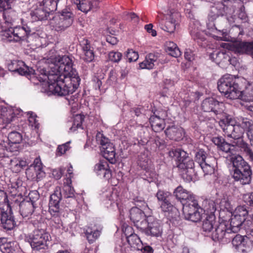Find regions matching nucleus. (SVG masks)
<instances>
[{"instance_id":"obj_22","label":"nucleus","mask_w":253,"mask_h":253,"mask_svg":"<svg viewBox=\"0 0 253 253\" xmlns=\"http://www.w3.org/2000/svg\"><path fill=\"white\" fill-rule=\"evenodd\" d=\"M166 117V114L164 115H160L159 113L157 115L151 116L149 119L151 127L155 132H160L164 129L165 127V123L164 118Z\"/></svg>"},{"instance_id":"obj_64","label":"nucleus","mask_w":253,"mask_h":253,"mask_svg":"<svg viewBox=\"0 0 253 253\" xmlns=\"http://www.w3.org/2000/svg\"><path fill=\"white\" fill-rule=\"evenodd\" d=\"M82 43L83 52L89 51H93L90 49V43L87 40H83L82 42Z\"/></svg>"},{"instance_id":"obj_24","label":"nucleus","mask_w":253,"mask_h":253,"mask_svg":"<svg viewBox=\"0 0 253 253\" xmlns=\"http://www.w3.org/2000/svg\"><path fill=\"white\" fill-rule=\"evenodd\" d=\"M94 170L98 175L102 176L106 179H109L111 177V171L106 161H100L96 164L94 166Z\"/></svg>"},{"instance_id":"obj_25","label":"nucleus","mask_w":253,"mask_h":253,"mask_svg":"<svg viewBox=\"0 0 253 253\" xmlns=\"http://www.w3.org/2000/svg\"><path fill=\"white\" fill-rule=\"evenodd\" d=\"M165 132L169 139L179 141L183 137V130L181 127L171 126L168 127L165 131Z\"/></svg>"},{"instance_id":"obj_60","label":"nucleus","mask_w":253,"mask_h":253,"mask_svg":"<svg viewBox=\"0 0 253 253\" xmlns=\"http://www.w3.org/2000/svg\"><path fill=\"white\" fill-rule=\"evenodd\" d=\"M39 197L40 196L37 191H32L29 194V201L35 205V202L39 199Z\"/></svg>"},{"instance_id":"obj_20","label":"nucleus","mask_w":253,"mask_h":253,"mask_svg":"<svg viewBox=\"0 0 253 253\" xmlns=\"http://www.w3.org/2000/svg\"><path fill=\"white\" fill-rule=\"evenodd\" d=\"M180 14L178 12H170L169 18L165 24L160 23L159 26L162 30L169 33H174L176 26L178 24Z\"/></svg>"},{"instance_id":"obj_16","label":"nucleus","mask_w":253,"mask_h":253,"mask_svg":"<svg viewBox=\"0 0 253 253\" xmlns=\"http://www.w3.org/2000/svg\"><path fill=\"white\" fill-rule=\"evenodd\" d=\"M129 217L134 226L138 229L140 231L141 229H144L147 221V217H146L142 209L138 207L132 208L129 211Z\"/></svg>"},{"instance_id":"obj_39","label":"nucleus","mask_w":253,"mask_h":253,"mask_svg":"<svg viewBox=\"0 0 253 253\" xmlns=\"http://www.w3.org/2000/svg\"><path fill=\"white\" fill-rule=\"evenodd\" d=\"M127 242L128 244L134 248H137L138 250H141L139 246H141V241L136 234H131L127 237Z\"/></svg>"},{"instance_id":"obj_41","label":"nucleus","mask_w":253,"mask_h":253,"mask_svg":"<svg viewBox=\"0 0 253 253\" xmlns=\"http://www.w3.org/2000/svg\"><path fill=\"white\" fill-rule=\"evenodd\" d=\"M232 163L233 169H235L242 166H245L247 163L244 160L243 157L239 155H234L231 158Z\"/></svg>"},{"instance_id":"obj_52","label":"nucleus","mask_w":253,"mask_h":253,"mask_svg":"<svg viewBox=\"0 0 253 253\" xmlns=\"http://www.w3.org/2000/svg\"><path fill=\"white\" fill-rule=\"evenodd\" d=\"M122 57L121 53L117 51H111L109 53V58L110 60L114 62H118L120 61Z\"/></svg>"},{"instance_id":"obj_50","label":"nucleus","mask_w":253,"mask_h":253,"mask_svg":"<svg viewBox=\"0 0 253 253\" xmlns=\"http://www.w3.org/2000/svg\"><path fill=\"white\" fill-rule=\"evenodd\" d=\"M9 165L11 169L15 172H17L20 170L19 167V159L17 158H13L10 160Z\"/></svg>"},{"instance_id":"obj_36","label":"nucleus","mask_w":253,"mask_h":253,"mask_svg":"<svg viewBox=\"0 0 253 253\" xmlns=\"http://www.w3.org/2000/svg\"><path fill=\"white\" fill-rule=\"evenodd\" d=\"M247 42H239L233 43L232 50L236 53L247 54Z\"/></svg>"},{"instance_id":"obj_37","label":"nucleus","mask_w":253,"mask_h":253,"mask_svg":"<svg viewBox=\"0 0 253 253\" xmlns=\"http://www.w3.org/2000/svg\"><path fill=\"white\" fill-rule=\"evenodd\" d=\"M51 13L47 11L43 6L36 9L33 14L37 18L38 20H44L47 19Z\"/></svg>"},{"instance_id":"obj_14","label":"nucleus","mask_w":253,"mask_h":253,"mask_svg":"<svg viewBox=\"0 0 253 253\" xmlns=\"http://www.w3.org/2000/svg\"><path fill=\"white\" fill-rule=\"evenodd\" d=\"M13 0H0V12L3 11L5 22L12 24L17 19V13L11 8Z\"/></svg>"},{"instance_id":"obj_53","label":"nucleus","mask_w":253,"mask_h":253,"mask_svg":"<svg viewBox=\"0 0 253 253\" xmlns=\"http://www.w3.org/2000/svg\"><path fill=\"white\" fill-rule=\"evenodd\" d=\"M170 201L171 200H169L164 203H161V208L164 212H169L174 209Z\"/></svg>"},{"instance_id":"obj_5","label":"nucleus","mask_w":253,"mask_h":253,"mask_svg":"<svg viewBox=\"0 0 253 253\" xmlns=\"http://www.w3.org/2000/svg\"><path fill=\"white\" fill-rule=\"evenodd\" d=\"M32 22L24 24L22 27H10L2 32V39L9 42H20L27 39L28 37L36 33L37 30L33 27Z\"/></svg>"},{"instance_id":"obj_51","label":"nucleus","mask_w":253,"mask_h":253,"mask_svg":"<svg viewBox=\"0 0 253 253\" xmlns=\"http://www.w3.org/2000/svg\"><path fill=\"white\" fill-rule=\"evenodd\" d=\"M205 206L204 207L205 211L208 212L212 213L216 211L215 205L213 201H205Z\"/></svg>"},{"instance_id":"obj_29","label":"nucleus","mask_w":253,"mask_h":253,"mask_svg":"<svg viewBox=\"0 0 253 253\" xmlns=\"http://www.w3.org/2000/svg\"><path fill=\"white\" fill-rule=\"evenodd\" d=\"M104 157L112 164L115 162L116 152L113 143L108 144V145L101 149Z\"/></svg>"},{"instance_id":"obj_45","label":"nucleus","mask_w":253,"mask_h":253,"mask_svg":"<svg viewBox=\"0 0 253 253\" xmlns=\"http://www.w3.org/2000/svg\"><path fill=\"white\" fill-rule=\"evenodd\" d=\"M248 213L249 211L246 206H239L236 208L233 214L241 218L243 217L246 219Z\"/></svg>"},{"instance_id":"obj_40","label":"nucleus","mask_w":253,"mask_h":253,"mask_svg":"<svg viewBox=\"0 0 253 253\" xmlns=\"http://www.w3.org/2000/svg\"><path fill=\"white\" fill-rule=\"evenodd\" d=\"M238 92L239 93V96L237 99L239 98L247 102H250L253 101V94L251 91L248 90L241 91L239 88Z\"/></svg>"},{"instance_id":"obj_59","label":"nucleus","mask_w":253,"mask_h":253,"mask_svg":"<svg viewBox=\"0 0 253 253\" xmlns=\"http://www.w3.org/2000/svg\"><path fill=\"white\" fill-rule=\"evenodd\" d=\"M135 207H138L139 209L145 210L147 207V205L146 202L141 198H136L134 199Z\"/></svg>"},{"instance_id":"obj_6","label":"nucleus","mask_w":253,"mask_h":253,"mask_svg":"<svg viewBox=\"0 0 253 253\" xmlns=\"http://www.w3.org/2000/svg\"><path fill=\"white\" fill-rule=\"evenodd\" d=\"M50 235L43 229H36L33 233L26 237V240L30 243L33 250L36 252L44 253L48 249L47 242Z\"/></svg>"},{"instance_id":"obj_32","label":"nucleus","mask_w":253,"mask_h":253,"mask_svg":"<svg viewBox=\"0 0 253 253\" xmlns=\"http://www.w3.org/2000/svg\"><path fill=\"white\" fill-rule=\"evenodd\" d=\"M158 58L157 55L154 53H150L146 56L145 60L139 64V67L141 69H151L154 66V63Z\"/></svg>"},{"instance_id":"obj_2","label":"nucleus","mask_w":253,"mask_h":253,"mask_svg":"<svg viewBox=\"0 0 253 253\" xmlns=\"http://www.w3.org/2000/svg\"><path fill=\"white\" fill-rule=\"evenodd\" d=\"M57 63L54 65L56 74L60 75L58 78V84L61 85L62 89H69L68 95L75 91V85L72 83L76 80L79 83L80 81L79 77H76L75 71L73 70V62L71 59L66 55L59 56L56 58Z\"/></svg>"},{"instance_id":"obj_62","label":"nucleus","mask_w":253,"mask_h":253,"mask_svg":"<svg viewBox=\"0 0 253 253\" xmlns=\"http://www.w3.org/2000/svg\"><path fill=\"white\" fill-rule=\"evenodd\" d=\"M177 45L172 42H168L166 43L165 49L166 52L170 55L172 50L175 48Z\"/></svg>"},{"instance_id":"obj_30","label":"nucleus","mask_w":253,"mask_h":253,"mask_svg":"<svg viewBox=\"0 0 253 253\" xmlns=\"http://www.w3.org/2000/svg\"><path fill=\"white\" fill-rule=\"evenodd\" d=\"M8 70L11 72L18 73L20 75H23V71L27 70L25 63L22 61L13 60L8 64Z\"/></svg>"},{"instance_id":"obj_57","label":"nucleus","mask_w":253,"mask_h":253,"mask_svg":"<svg viewBox=\"0 0 253 253\" xmlns=\"http://www.w3.org/2000/svg\"><path fill=\"white\" fill-rule=\"evenodd\" d=\"M28 115H29V122L30 125L36 128L38 127L39 124L37 120V115L33 112H30Z\"/></svg>"},{"instance_id":"obj_63","label":"nucleus","mask_w":253,"mask_h":253,"mask_svg":"<svg viewBox=\"0 0 253 253\" xmlns=\"http://www.w3.org/2000/svg\"><path fill=\"white\" fill-rule=\"evenodd\" d=\"M233 172H239V171L242 172L252 171L251 167L248 163L245 164V166H242L241 167H239L237 169H233Z\"/></svg>"},{"instance_id":"obj_15","label":"nucleus","mask_w":253,"mask_h":253,"mask_svg":"<svg viewBox=\"0 0 253 253\" xmlns=\"http://www.w3.org/2000/svg\"><path fill=\"white\" fill-rule=\"evenodd\" d=\"M232 235L231 239L232 244L238 252L247 253L251 249L253 243L248 237L239 234H234Z\"/></svg>"},{"instance_id":"obj_10","label":"nucleus","mask_w":253,"mask_h":253,"mask_svg":"<svg viewBox=\"0 0 253 253\" xmlns=\"http://www.w3.org/2000/svg\"><path fill=\"white\" fill-rule=\"evenodd\" d=\"M195 161L203 169L205 174H211L214 171L215 160L211 157H207L206 153L200 150L195 156Z\"/></svg>"},{"instance_id":"obj_46","label":"nucleus","mask_w":253,"mask_h":253,"mask_svg":"<svg viewBox=\"0 0 253 253\" xmlns=\"http://www.w3.org/2000/svg\"><path fill=\"white\" fill-rule=\"evenodd\" d=\"M84 117L81 115H77L74 118V122L70 130L74 131L77 128L82 127L83 122L84 121Z\"/></svg>"},{"instance_id":"obj_1","label":"nucleus","mask_w":253,"mask_h":253,"mask_svg":"<svg viewBox=\"0 0 253 253\" xmlns=\"http://www.w3.org/2000/svg\"><path fill=\"white\" fill-rule=\"evenodd\" d=\"M241 121L239 125H233L231 118L220 120L219 122L224 132V135L228 138L233 139L231 143H228L221 136L213 137L211 141L217 146L220 150L226 153H232L235 147L239 148L243 152L248 159L253 163V152L249 144L245 142L242 136L244 129L241 125Z\"/></svg>"},{"instance_id":"obj_42","label":"nucleus","mask_w":253,"mask_h":253,"mask_svg":"<svg viewBox=\"0 0 253 253\" xmlns=\"http://www.w3.org/2000/svg\"><path fill=\"white\" fill-rule=\"evenodd\" d=\"M96 139L97 143L100 145L101 149L106 147L108 144L111 143L109 139L105 137L104 134L100 132H98L96 134Z\"/></svg>"},{"instance_id":"obj_54","label":"nucleus","mask_w":253,"mask_h":253,"mask_svg":"<svg viewBox=\"0 0 253 253\" xmlns=\"http://www.w3.org/2000/svg\"><path fill=\"white\" fill-rule=\"evenodd\" d=\"M8 151L14 152L15 151L12 148V145H10L9 147H7L5 146V144H0V157H4L7 155L6 152Z\"/></svg>"},{"instance_id":"obj_38","label":"nucleus","mask_w":253,"mask_h":253,"mask_svg":"<svg viewBox=\"0 0 253 253\" xmlns=\"http://www.w3.org/2000/svg\"><path fill=\"white\" fill-rule=\"evenodd\" d=\"M59 0H43L42 6L45 9L52 13L53 11L57 9V3Z\"/></svg>"},{"instance_id":"obj_9","label":"nucleus","mask_w":253,"mask_h":253,"mask_svg":"<svg viewBox=\"0 0 253 253\" xmlns=\"http://www.w3.org/2000/svg\"><path fill=\"white\" fill-rule=\"evenodd\" d=\"M190 203L184 205L183 207L185 218L194 222H198L203 217V210L199 206L197 201L190 202Z\"/></svg>"},{"instance_id":"obj_47","label":"nucleus","mask_w":253,"mask_h":253,"mask_svg":"<svg viewBox=\"0 0 253 253\" xmlns=\"http://www.w3.org/2000/svg\"><path fill=\"white\" fill-rule=\"evenodd\" d=\"M13 245L14 243L11 242L0 244V250L2 253H13L15 250Z\"/></svg>"},{"instance_id":"obj_43","label":"nucleus","mask_w":253,"mask_h":253,"mask_svg":"<svg viewBox=\"0 0 253 253\" xmlns=\"http://www.w3.org/2000/svg\"><path fill=\"white\" fill-rule=\"evenodd\" d=\"M156 197L159 201L164 203L169 200H171L172 198L171 194L168 192H165L162 190H159L156 194Z\"/></svg>"},{"instance_id":"obj_19","label":"nucleus","mask_w":253,"mask_h":253,"mask_svg":"<svg viewBox=\"0 0 253 253\" xmlns=\"http://www.w3.org/2000/svg\"><path fill=\"white\" fill-rule=\"evenodd\" d=\"M62 198L61 190L56 187L54 193L50 195L49 202V211L53 216L57 215L59 211V203Z\"/></svg>"},{"instance_id":"obj_8","label":"nucleus","mask_w":253,"mask_h":253,"mask_svg":"<svg viewBox=\"0 0 253 253\" xmlns=\"http://www.w3.org/2000/svg\"><path fill=\"white\" fill-rule=\"evenodd\" d=\"M73 14L68 11H62L50 19L49 25L56 31L62 32L69 27L73 22Z\"/></svg>"},{"instance_id":"obj_7","label":"nucleus","mask_w":253,"mask_h":253,"mask_svg":"<svg viewBox=\"0 0 253 253\" xmlns=\"http://www.w3.org/2000/svg\"><path fill=\"white\" fill-rule=\"evenodd\" d=\"M219 91L230 99H236L239 96V85L232 75H226L221 78L217 83Z\"/></svg>"},{"instance_id":"obj_31","label":"nucleus","mask_w":253,"mask_h":253,"mask_svg":"<svg viewBox=\"0 0 253 253\" xmlns=\"http://www.w3.org/2000/svg\"><path fill=\"white\" fill-rule=\"evenodd\" d=\"M8 139L9 144L13 146V149L17 151L18 150V144L22 141V137L21 134L16 131H13L8 134Z\"/></svg>"},{"instance_id":"obj_44","label":"nucleus","mask_w":253,"mask_h":253,"mask_svg":"<svg viewBox=\"0 0 253 253\" xmlns=\"http://www.w3.org/2000/svg\"><path fill=\"white\" fill-rule=\"evenodd\" d=\"M190 34L194 40L196 41L199 43L201 41H204L205 39L204 33L198 29H192Z\"/></svg>"},{"instance_id":"obj_4","label":"nucleus","mask_w":253,"mask_h":253,"mask_svg":"<svg viewBox=\"0 0 253 253\" xmlns=\"http://www.w3.org/2000/svg\"><path fill=\"white\" fill-rule=\"evenodd\" d=\"M169 156L177 161V167L181 170L183 177L187 181H190L193 179L194 162L187 156L186 152L180 149L171 150L169 152Z\"/></svg>"},{"instance_id":"obj_17","label":"nucleus","mask_w":253,"mask_h":253,"mask_svg":"<svg viewBox=\"0 0 253 253\" xmlns=\"http://www.w3.org/2000/svg\"><path fill=\"white\" fill-rule=\"evenodd\" d=\"M223 104L219 102L213 98H207L203 100L201 107L204 112H213L215 115H218L223 111L222 107Z\"/></svg>"},{"instance_id":"obj_55","label":"nucleus","mask_w":253,"mask_h":253,"mask_svg":"<svg viewBox=\"0 0 253 253\" xmlns=\"http://www.w3.org/2000/svg\"><path fill=\"white\" fill-rule=\"evenodd\" d=\"M81 58L84 61L86 62H90L94 59V52L93 51L84 52H83Z\"/></svg>"},{"instance_id":"obj_11","label":"nucleus","mask_w":253,"mask_h":253,"mask_svg":"<svg viewBox=\"0 0 253 253\" xmlns=\"http://www.w3.org/2000/svg\"><path fill=\"white\" fill-rule=\"evenodd\" d=\"M237 0H223L221 2L215 3L211 7V15L216 17L220 15L230 14L235 10L234 3Z\"/></svg>"},{"instance_id":"obj_26","label":"nucleus","mask_w":253,"mask_h":253,"mask_svg":"<svg viewBox=\"0 0 253 253\" xmlns=\"http://www.w3.org/2000/svg\"><path fill=\"white\" fill-rule=\"evenodd\" d=\"M241 125L247 131V135L250 143L253 146V121L248 118H243Z\"/></svg>"},{"instance_id":"obj_61","label":"nucleus","mask_w":253,"mask_h":253,"mask_svg":"<svg viewBox=\"0 0 253 253\" xmlns=\"http://www.w3.org/2000/svg\"><path fill=\"white\" fill-rule=\"evenodd\" d=\"M243 200L247 204L253 207V193L244 195L243 196Z\"/></svg>"},{"instance_id":"obj_27","label":"nucleus","mask_w":253,"mask_h":253,"mask_svg":"<svg viewBox=\"0 0 253 253\" xmlns=\"http://www.w3.org/2000/svg\"><path fill=\"white\" fill-rule=\"evenodd\" d=\"M20 212L23 217H28L34 212L35 205L28 201H23L19 205Z\"/></svg>"},{"instance_id":"obj_28","label":"nucleus","mask_w":253,"mask_h":253,"mask_svg":"<svg viewBox=\"0 0 253 253\" xmlns=\"http://www.w3.org/2000/svg\"><path fill=\"white\" fill-rule=\"evenodd\" d=\"M252 171L242 172H235L233 173L232 176L235 181H239L243 185L248 184L251 181Z\"/></svg>"},{"instance_id":"obj_18","label":"nucleus","mask_w":253,"mask_h":253,"mask_svg":"<svg viewBox=\"0 0 253 253\" xmlns=\"http://www.w3.org/2000/svg\"><path fill=\"white\" fill-rule=\"evenodd\" d=\"M9 204H7V209L0 205V221L3 228L7 230L12 229L16 225V222L10 210L8 211V207Z\"/></svg>"},{"instance_id":"obj_56","label":"nucleus","mask_w":253,"mask_h":253,"mask_svg":"<svg viewBox=\"0 0 253 253\" xmlns=\"http://www.w3.org/2000/svg\"><path fill=\"white\" fill-rule=\"evenodd\" d=\"M138 54L137 52H135L132 49L128 50L126 54V57L130 62L136 61L138 58Z\"/></svg>"},{"instance_id":"obj_33","label":"nucleus","mask_w":253,"mask_h":253,"mask_svg":"<svg viewBox=\"0 0 253 253\" xmlns=\"http://www.w3.org/2000/svg\"><path fill=\"white\" fill-rule=\"evenodd\" d=\"M215 217L213 215L207 216L204 219L203 225L202 229L205 233L210 232L215 225L216 223Z\"/></svg>"},{"instance_id":"obj_21","label":"nucleus","mask_w":253,"mask_h":253,"mask_svg":"<svg viewBox=\"0 0 253 253\" xmlns=\"http://www.w3.org/2000/svg\"><path fill=\"white\" fill-rule=\"evenodd\" d=\"M174 194L176 198L183 204V206L184 205L191 204L190 202L196 201L194 195L191 192L183 189L181 186H178L175 189Z\"/></svg>"},{"instance_id":"obj_3","label":"nucleus","mask_w":253,"mask_h":253,"mask_svg":"<svg viewBox=\"0 0 253 253\" xmlns=\"http://www.w3.org/2000/svg\"><path fill=\"white\" fill-rule=\"evenodd\" d=\"M60 75L56 74L55 71H51L49 73L44 69L38 68L35 73V77L41 82L47 80L48 90L52 94L57 96H64L68 95L69 89H62L61 85L58 84V78Z\"/></svg>"},{"instance_id":"obj_23","label":"nucleus","mask_w":253,"mask_h":253,"mask_svg":"<svg viewBox=\"0 0 253 253\" xmlns=\"http://www.w3.org/2000/svg\"><path fill=\"white\" fill-rule=\"evenodd\" d=\"M250 222V220L246 221L245 218H241L233 214L230 218V222L229 225H228V228H230V231L234 234L239 231L241 226L243 225L244 223L249 224Z\"/></svg>"},{"instance_id":"obj_12","label":"nucleus","mask_w":253,"mask_h":253,"mask_svg":"<svg viewBox=\"0 0 253 253\" xmlns=\"http://www.w3.org/2000/svg\"><path fill=\"white\" fill-rule=\"evenodd\" d=\"M233 233L224 222L215 225V230L211 234V238L214 241L229 242L233 237Z\"/></svg>"},{"instance_id":"obj_13","label":"nucleus","mask_w":253,"mask_h":253,"mask_svg":"<svg viewBox=\"0 0 253 253\" xmlns=\"http://www.w3.org/2000/svg\"><path fill=\"white\" fill-rule=\"evenodd\" d=\"M140 231L147 235L158 237L162 235L163 227L159 220L152 216H149L144 229Z\"/></svg>"},{"instance_id":"obj_48","label":"nucleus","mask_w":253,"mask_h":253,"mask_svg":"<svg viewBox=\"0 0 253 253\" xmlns=\"http://www.w3.org/2000/svg\"><path fill=\"white\" fill-rule=\"evenodd\" d=\"M33 165L37 176H42L44 173L42 170V167L41 160L39 158L35 159Z\"/></svg>"},{"instance_id":"obj_58","label":"nucleus","mask_w":253,"mask_h":253,"mask_svg":"<svg viewBox=\"0 0 253 253\" xmlns=\"http://www.w3.org/2000/svg\"><path fill=\"white\" fill-rule=\"evenodd\" d=\"M70 141L67 142L62 145H59L57 149V153L58 155H61L64 154L69 149V145Z\"/></svg>"},{"instance_id":"obj_34","label":"nucleus","mask_w":253,"mask_h":253,"mask_svg":"<svg viewBox=\"0 0 253 253\" xmlns=\"http://www.w3.org/2000/svg\"><path fill=\"white\" fill-rule=\"evenodd\" d=\"M63 187L64 196L65 198H71L75 200V190L72 186L71 177L66 179V181L64 182Z\"/></svg>"},{"instance_id":"obj_49","label":"nucleus","mask_w":253,"mask_h":253,"mask_svg":"<svg viewBox=\"0 0 253 253\" xmlns=\"http://www.w3.org/2000/svg\"><path fill=\"white\" fill-rule=\"evenodd\" d=\"M78 9L86 13L88 11L91 10L90 5V1L87 0H84L80 2L78 5Z\"/></svg>"},{"instance_id":"obj_35","label":"nucleus","mask_w":253,"mask_h":253,"mask_svg":"<svg viewBox=\"0 0 253 253\" xmlns=\"http://www.w3.org/2000/svg\"><path fill=\"white\" fill-rule=\"evenodd\" d=\"M101 230L93 229L91 228H87L85 232L86 239L90 244L94 242L100 236Z\"/></svg>"}]
</instances>
